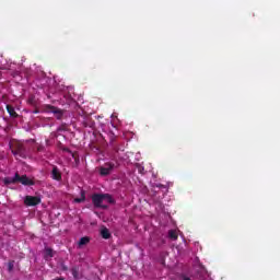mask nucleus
Returning a JSON list of instances; mask_svg holds the SVG:
<instances>
[{
  "mask_svg": "<svg viewBox=\"0 0 280 280\" xmlns=\"http://www.w3.org/2000/svg\"><path fill=\"white\" fill-rule=\"evenodd\" d=\"M24 205L26 207H36L37 205H40V197H37V196H26L24 198Z\"/></svg>",
  "mask_w": 280,
  "mask_h": 280,
  "instance_id": "nucleus-5",
  "label": "nucleus"
},
{
  "mask_svg": "<svg viewBox=\"0 0 280 280\" xmlns=\"http://www.w3.org/2000/svg\"><path fill=\"white\" fill-rule=\"evenodd\" d=\"M54 280H65V278H57V279H54Z\"/></svg>",
  "mask_w": 280,
  "mask_h": 280,
  "instance_id": "nucleus-24",
  "label": "nucleus"
},
{
  "mask_svg": "<svg viewBox=\"0 0 280 280\" xmlns=\"http://www.w3.org/2000/svg\"><path fill=\"white\" fill-rule=\"evenodd\" d=\"M101 237H103V240H110V231L107 228H102L101 229Z\"/></svg>",
  "mask_w": 280,
  "mask_h": 280,
  "instance_id": "nucleus-13",
  "label": "nucleus"
},
{
  "mask_svg": "<svg viewBox=\"0 0 280 280\" xmlns=\"http://www.w3.org/2000/svg\"><path fill=\"white\" fill-rule=\"evenodd\" d=\"M156 187H158L159 189H165V185H163V184H156Z\"/></svg>",
  "mask_w": 280,
  "mask_h": 280,
  "instance_id": "nucleus-20",
  "label": "nucleus"
},
{
  "mask_svg": "<svg viewBox=\"0 0 280 280\" xmlns=\"http://www.w3.org/2000/svg\"><path fill=\"white\" fill-rule=\"evenodd\" d=\"M183 280H191L189 277H184Z\"/></svg>",
  "mask_w": 280,
  "mask_h": 280,
  "instance_id": "nucleus-23",
  "label": "nucleus"
},
{
  "mask_svg": "<svg viewBox=\"0 0 280 280\" xmlns=\"http://www.w3.org/2000/svg\"><path fill=\"white\" fill-rule=\"evenodd\" d=\"M115 170V163L113 162H107L104 164V166H101L98 168V172L102 176H108L110 173Z\"/></svg>",
  "mask_w": 280,
  "mask_h": 280,
  "instance_id": "nucleus-4",
  "label": "nucleus"
},
{
  "mask_svg": "<svg viewBox=\"0 0 280 280\" xmlns=\"http://www.w3.org/2000/svg\"><path fill=\"white\" fill-rule=\"evenodd\" d=\"M28 104H36V97L34 95L28 97Z\"/></svg>",
  "mask_w": 280,
  "mask_h": 280,
  "instance_id": "nucleus-18",
  "label": "nucleus"
},
{
  "mask_svg": "<svg viewBox=\"0 0 280 280\" xmlns=\"http://www.w3.org/2000/svg\"><path fill=\"white\" fill-rule=\"evenodd\" d=\"M44 109L46 113H52L56 116V119H62V116L65 115L62 109L52 105H45Z\"/></svg>",
  "mask_w": 280,
  "mask_h": 280,
  "instance_id": "nucleus-3",
  "label": "nucleus"
},
{
  "mask_svg": "<svg viewBox=\"0 0 280 280\" xmlns=\"http://www.w3.org/2000/svg\"><path fill=\"white\" fill-rule=\"evenodd\" d=\"M90 242H91V237H89V236L81 237L78 242V248H82V247L86 246Z\"/></svg>",
  "mask_w": 280,
  "mask_h": 280,
  "instance_id": "nucleus-11",
  "label": "nucleus"
},
{
  "mask_svg": "<svg viewBox=\"0 0 280 280\" xmlns=\"http://www.w3.org/2000/svg\"><path fill=\"white\" fill-rule=\"evenodd\" d=\"M55 255H56V252H54L50 247H45L44 259L46 261H49V259H51Z\"/></svg>",
  "mask_w": 280,
  "mask_h": 280,
  "instance_id": "nucleus-8",
  "label": "nucleus"
},
{
  "mask_svg": "<svg viewBox=\"0 0 280 280\" xmlns=\"http://www.w3.org/2000/svg\"><path fill=\"white\" fill-rule=\"evenodd\" d=\"M104 201L108 202V205H115V199H113V196H110V194L92 195V203L96 209H107L108 207L103 205Z\"/></svg>",
  "mask_w": 280,
  "mask_h": 280,
  "instance_id": "nucleus-1",
  "label": "nucleus"
},
{
  "mask_svg": "<svg viewBox=\"0 0 280 280\" xmlns=\"http://www.w3.org/2000/svg\"><path fill=\"white\" fill-rule=\"evenodd\" d=\"M34 113H38V110H35Z\"/></svg>",
  "mask_w": 280,
  "mask_h": 280,
  "instance_id": "nucleus-25",
  "label": "nucleus"
},
{
  "mask_svg": "<svg viewBox=\"0 0 280 280\" xmlns=\"http://www.w3.org/2000/svg\"><path fill=\"white\" fill-rule=\"evenodd\" d=\"M84 200H86V196L84 195V191H82L81 198H75L74 202L80 203V202H84Z\"/></svg>",
  "mask_w": 280,
  "mask_h": 280,
  "instance_id": "nucleus-16",
  "label": "nucleus"
},
{
  "mask_svg": "<svg viewBox=\"0 0 280 280\" xmlns=\"http://www.w3.org/2000/svg\"><path fill=\"white\" fill-rule=\"evenodd\" d=\"M51 178L54 180H62V174L60 173V170H58V166L52 167Z\"/></svg>",
  "mask_w": 280,
  "mask_h": 280,
  "instance_id": "nucleus-7",
  "label": "nucleus"
},
{
  "mask_svg": "<svg viewBox=\"0 0 280 280\" xmlns=\"http://www.w3.org/2000/svg\"><path fill=\"white\" fill-rule=\"evenodd\" d=\"M12 270H14V260H10L8 262V271L12 272Z\"/></svg>",
  "mask_w": 280,
  "mask_h": 280,
  "instance_id": "nucleus-17",
  "label": "nucleus"
},
{
  "mask_svg": "<svg viewBox=\"0 0 280 280\" xmlns=\"http://www.w3.org/2000/svg\"><path fill=\"white\" fill-rule=\"evenodd\" d=\"M19 179V173H15L13 177H4V185H16V180Z\"/></svg>",
  "mask_w": 280,
  "mask_h": 280,
  "instance_id": "nucleus-9",
  "label": "nucleus"
},
{
  "mask_svg": "<svg viewBox=\"0 0 280 280\" xmlns=\"http://www.w3.org/2000/svg\"><path fill=\"white\" fill-rule=\"evenodd\" d=\"M168 237H170V240L176 241V240H178V234L176 233L175 230H171L168 232Z\"/></svg>",
  "mask_w": 280,
  "mask_h": 280,
  "instance_id": "nucleus-14",
  "label": "nucleus"
},
{
  "mask_svg": "<svg viewBox=\"0 0 280 280\" xmlns=\"http://www.w3.org/2000/svg\"><path fill=\"white\" fill-rule=\"evenodd\" d=\"M58 132H67L69 130V126L67 124H62L61 126L58 127Z\"/></svg>",
  "mask_w": 280,
  "mask_h": 280,
  "instance_id": "nucleus-15",
  "label": "nucleus"
},
{
  "mask_svg": "<svg viewBox=\"0 0 280 280\" xmlns=\"http://www.w3.org/2000/svg\"><path fill=\"white\" fill-rule=\"evenodd\" d=\"M62 270L67 271L69 270V267H67V265H62Z\"/></svg>",
  "mask_w": 280,
  "mask_h": 280,
  "instance_id": "nucleus-21",
  "label": "nucleus"
},
{
  "mask_svg": "<svg viewBox=\"0 0 280 280\" xmlns=\"http://www.w3.org/2000/svg\"><path fill=\"white\" fill-rule=\"evenodd\" d=\"M11 152L14 156H20L21 159H27V149H25V145L21 142H15L11 147Z\"/></svg>",
  "mask_w": 280,
  "mask_h": 280,
  "instance_id": "nucleus-2",
  "label": "nucleus"
},
{
  "mask_svg": "<svg viewBox=\"0 0 280 280\" xmlns=\"http://www.w3.org/2000/svg\"><path fill=\"white\" fill-rule=\"evenodd\" d=\"M16 183H20L21 185H24L25 187H32V185H34V182L27 177V175H20L18 173V179Z\"/></svg>",
  "mask_w": 280,
  "mask_h": 280,
  "instance_id": "nucleus-6",
  "label": "nucleus"
},
{
  "mask_svg": "<svg viewBox=\"0 0 280 280\" xmlns=\"http://www.w3.org/2000/svg\"><path fill=\"white\" fill-rule=\"evenodd\" d=\"M7 113H9L10 117H13L14 119L19 117V114L16 113V110L14 109V106L12 105H7Z\"/></svg>",
  "mask_w": 280,
  "mask_h": 280,
  "instance_id": "nucleus-12",
  "label": "nucleus"
},
{
  "mask_svg": "<svg viewBox=\"0 0 280 280\" xmlns=\"http://www.w3.org/2000/svg\"><path fill=\"white\" fill-rule=\"evenodd\" d=\"M37 152H45V145L38 144L37 145Z\"/></svg>",
  "mask_w": 280,
  "mask_h": 280,
  "instance_id": "nucleus-19",
  "label": "nucleus"
},
{
  "mask_svg": "<svg viewBox=\"0 0 280 280\" xmlns=\"http://www.w3.org/2000/svg\"><path fill=\"white\" fill-rule=\"evenodd\" d=\"M71 275L74 280H80L82 279V276L80 275V267L74 266L71 268Z\"/></svg>",
  "mask_w": 280,
  "mask_h": 280,
  "instance_id": "nucleus-10",
  "label": "nucleus"
},
{
  "mask_svg": "<svg viewBox=\"0 0 280 280\" xmlns=\"http://www.w3.org/2000/svg\"><path fill=\"white\" fill-rule=\"evenodd\" d=\"M63 152H71V150H69V148L63 149Z\"/></svg>",
  "mask_w": 280,
  "mask_h": 280,
  "instance_id": "nucleus-22",
  "label": "nucleus"
}]
</instances>
